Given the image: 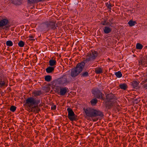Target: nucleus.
<instances>
[{"instance_id": "nucleus-25", "label": "nucleus", "mask_w": 147, "mask_h": 147, "mask_svg": "<svg viewBox=\"0 0 147 147\" xmlns=\"http://www.w3.org/2000/svg\"><path fill=\"white\" fill-rule=\"evenodd\" d=\"M136 24V22L135 21H133L132 20H130L128 22V24L129 26H132L135 25Z\"/></svg>"}, {"instance_id": "nucleus-24", "label": "nucleus", "mask_w": 147, "mask_h": 147, "mask_svg": "<svg viewBox=\"0 0 147 147\" xmlns=\"http://www.w3.org/2000/svg\"><path fill=\"white\" fill-rule=\"evenodd\" d=\"M81 77H86L89 76V75L88 72L83 71L80 74Z\"/></svg>"}, {"instance_id": "nucleus-37", "label": "nucleus", "mask_w": 147, "mask_h": 147, "mask_svg": "<svg viewBox=\"0 0 147 147\" xmlns=\"http://www.w3.org/2000/svg\"><path fill=\"white\" fill-rule=\"evenodd\" d=\"M144 88L147 89V83L144 85Z\"/></svg>"}, {"instance_id": "nucleus-10", "label": "nucleus", "mask_w": 147, "mask_h": 147, "mask_svg": "<svg viewBox=\"0 0 147 147\" xmlns=\"http://www.w3.org/2000/svg\"><path fill=\"white\" fill-rule=\"evenodd\" d=\"M67 90H68V89L66 87L61 88L59 92V94L62 96L65 95L66 93L67 92Z\"/></svg>"}, {"instance_id": "nucleus-3", "label": "nucleus", "mask_w": 147, "mask_h": 147, "mask_svg": "<svg viewBox=\"0 0 147 147\" xmlns=\"http://www.w3.org/2000/svg\"><path fill=\"white\" fill-rule=\"evenodd\" d=\"M40 102V99L39 98L36 99L32 97H30L27 98L26 100L25 104L27 105L30 108H33V106L34 105L38 106Z\"/></svg>"}, {"instance_id": "nucleus-30", "label": "nucleus", "mask_w": 147, "mask_h": 147, "mask_svg": "<svg viewBox=\"0 0 147 147\" xmlns=\"http://www.w3.org/2000/svg\"><path fill=\"white\" fill-rule=\"evenodd\" d=\"M24 43L23 41L21 40L18 43V45L20 47H23L24 45Z\"/></svg>"}, {"instance_id": "nucleus-31", "label": "nucleus", "mask_w": 147, "mask_h": 147, "mask_svg": "<svg viewBox=\"0 0 147 147\" xmlns=\"http://www.w3.org/2000/svg\"><path fill=\"white\" fill-rule=\"evenodd\" d=\"M27 2L29 4H32L37 3L36 0H28Z\"/></svg>"}, {"instance_id": "nucleus-9", "label": "nucleus", "mask_w": 147, "mask_h": 147, "mask_svg": "<svg viewBox=\"0 0 147 147\" xmlns=\"http://www.w3.org/2000/svg\"><path fill=\"white\" fill-rule=\"evenodd\" d=\"M117 102H114L113 101H107L105 103V107L108 109H111L114 105H115L116 104Z\"/></svg>"}, {"instance_id": "nucleus-32", "label": "nucleus", "mask_w": 147, "mask_h": 147, "mask_svg": "<svg viewBox=\"0 0 147 147\" xmlns=\"http://www.w3.org/2000/svg\"><path fill=\"white\" fill-rule=\"evenodd\" d=\"M35 37V35L34 34L28 36V38H30L29 39L31 40H35L34 39Z\"/></svg>"}, {"instance_id": "nucleus-29", "label": "nucleus", "mask_w": 147, "mask_h": 147, "mask_svg": "<svg viewBox=\"0 0 147 147\" xmlns=\"http://www.w3.org/2000/svg\"><path fill=\"white\" fill-rule=\"evenodd\" d=\"M16 107L12 105L10 108V110L12 112H14L16 110Z\"/></svg>"}, {"instance_id": "nucleus-2", "label": "nucleus", "mask_w": 147, "mask_h": 147, "mask_svg": "<svg viewBox=\"0 0 147 147\" xmlns=\"http://www.w3.org/2000/svg\"><path fill=\"white\" fill-rule=\"evenodd\" d=\"M85 65V63L82 62L78 63L76 67L71 69V76L72 77L77 76L82 71Z\"/></svg>"}, {"instance_id": "nucleus-16", "label": "nucleus", "mask_w": 147, "mask_h": 147, "mask_svg": "<svg viewBox=\"0 0 147 147\" xmlns=\"http://www.w3.org/2000/svg\"><path fill=\"white\" fill-rule=\"evenodd\" d=\"M11 3L15 5H20L22 3L21 0H11Z\"/></svg>"}, {"instance_id": "nucleus-35", "label": "nucleus", "mask_w": 147, "mask_h": 147, "mask_svg": "<svg viewBox=\"0 0 147 147\" xmlns=\"http://www.w3.org/2000/svg\"><path fill=\"white\" fill-rule=\"evenodd\" d=\"M36 113H38V112L40 111V109L38 108V107H37L36 109Z\"/></svg>"}, {"instance_id": "nucleus-40", "label": "nucleus", "mask_w": 147, "mask_h": 147, "mask_svg": "<svg viewBox=\"0 0 147 147\" xmlns=\"http://www.w3.org/2000/svg\"><path fill=\"white\" fill-rule=\"evenodd\" d=\"M36 107V106H34V107Z\"/></svg>"}, {"instance_id": "nucleus-7", "label": "nucleus", "mask_w": 147, "mask_h": 147, "mask_svg": "<svg viewBox=\"0 0 147 147\" xmlns=\"http://www.w3.org/2000/svg\"><path fill=\"white\" fill-rule=\"evenodd\" d=\"M93 93L95 95L96 98H97L101 99L104 100L105 98L103 97L104 95L98 89L95 90Z\"/></svg>"}, {"instance_id": "nucleus-6", "label": "nucleus", "mask_w": 147, "mask_h": 147, "mask_svg": "<svg viewBox=\"0 0 147 147\" xmlns=\"http://www.w3.org/2000/svg\"><path fill=\"white\" fill-rule=\"evenodd\" d=\"M67 111L68 112L67 117L71 121H76L77 120V116L74 113L72 109L69 107L67 108Z\"/></svg>"}, {"instance_id": "nucleus-17", "label": "nucleus", "mask_w": 147, "mask_h": 147, "mask_svg": "<svg viewBox=\"0 0 147 147\" xmlns=\"http://www.w3.org/2000/svg\"><path fill=\"white\" fill-rule=\"evenodd\" d=\"M94 71L96 74H100L102 73V69L101 68L97 67L95 69Z\"/></svg>"}, {"instance_id": "nucleus-22", "label": "nucleus", "mask_w": 147, "mask_h": 147, "mask_svg": "<svg viewBox=\"0 0 147 147\" xmlns=\"http://www.w3.org/2000/svg\"><path fill=\"white\" fill-rule=\"evenodd\" d=\"M98 102L96 98H93L90 101V102L92 105L93 106L95 105Z\"/></svg>"}, {"instance_id": "nucleus-33", "label": "nucleus", "mask_w": 147, "mask_h": 147, "mask_svg": "<svg viewBox=\"0 0 147 147\" xmlns=\"http://www.w3.org/2000/svg\"><path fill=\"white\" fill-rule=\"evenodd\" d=\"M109 24V22H106V21L105 20L104 21H102L101 24L103 25H108V24Z\"/></svg>"}, {"instance_id": "nucleus-5", "label": "nucleus", "mask_w": 147, "mask_h": 147, "mask_svg": "<svg viewBox=\"0 0 147 147\" xmlns=\"http://www.w3.org/2000/svg\"><path fill=\"white\" fill-rule=\"evenodd\" d=\"M57 24L56 22L53 21H47L45 22L43 24V26L45 29L48 30L52 29L55 30L56 28Z\"/></svg>"}, {"instance_id": "nucleus-28", "label": "nucleus", "mask_w": 147, "mask_h": 147, "mask_svg": "<svg viewBox=\"0 0 147 147\" xmlns=\"http://www.w3.org/2000/svg\"><path fill=\"white\" fill-rule=\"evenodd\" d=\"M6 45L8 46H12L13 45V43L11 40H8L6 42Z\"/></svg>"}, {"instance_id": "nucleus-11", "label": "nucleus", "mask_w": 147, "mask_h": 147, "mask_svg": "<svg viewBox=\"0 0 147 147\" xmlns=\"http://www.w3.org/2000/svg\"><path fill=\"white\" fill-rule=\"evenodd\" d=\"M61 81L63 84H66L69 83V81L67 80V77L66 75L63 76L61 78Z\"/></svg>"}, {"instance_id": "nucleus-18", "label": "nucleus", "mask_w": 147, "mask_h": 147, "mask_svg": "<svg viewBox=\"0 0 147 147\" xmlns=\"http://www.w3.org/2000/svg\"><path fill=\"white\" fill-rule=\"evenodd\" d=\"M119 88L121 89L125 90L127 88V85L125 83L121 84L119 85Z\"/></svg>"}, {"instance_id": "nucleus-39", "label": "nucleus", "mask_w": 147, "mask_h": 147, "mask_svg": "<svg viewBox=\"0 0 147 147\" xmlns=\"http://www.w3.org/2000/svg\"><path fill=\"white\" fill-rule=\"evenodd\" d=\"M96 120H93V121H95Z\"/></svg>"}, {"instance_id": "nucleus-8", "label": "nucleus", "mask_w": 147, "mask_h": 147, "mask_svg": "<svg viewBox=\"0 0 147 147\" xmlns=\"http://www.w3.org/2000/svg\"><path fill=\"white\" fill-rule=\"evenodd\" d=\"M106 100L107 101H113L117 102V99L114 95L112 93L107 94L106 95Z\"/></svg>"}, {"instance_id": "nucleus-12", "label": "nucleus", "mask_w": 147, "mask_h": 147, "mask_svg": "<svg viewBox=\"0 0 147 147\" xmlns=\"http://www.w3.org/2000/svg\"><path fill=\"white\" fill-rule=\"evenodd\" d=\"M104 32L106 34H108L112 31V29L109 26H106L103 28Z\"/></svg>"}, {"instance_id": "nucleus-34", "label": "nucleus", "mask_w": 147, "mask_h": 147, "mask_svg": "<svg viewBox=\"0 0 147 147\" xmlns=\"http://www.w3.org/2000/svg\"><path fill=\"white\" fill-rule=\"evenodd\" d=\"M56 108V106L55 105H53L51 108V109L52 110H55Z\"/></svg>"}, {"instance_id": "nucleus-4", "label": "nucleus", "mask_w": 147, "mask_h": 147, "mask_svg": "<svg viewBox=\"0 0 147 147\" xmlns=\"http://www.w3.org/2000/svg\"><path fill=\"white\" fill-rule=\"evenodd\" d=\"M97 52L94 50L91 51L88 53L85 61L86 62L89 61H93L97 56Z\"/></svg>"}, {"instance_id": "nucleus-38", "label": "nucleus", "mask_w": 147, "mask_h": 147, "mask_svg": "<svg viewBox=\"0 0 147 147\" xmlns=\"http://www.w3.org/2000/svg\"><path fill=\"white\" fill-rule=\"evenodd\" d=\"M146 80H147V79H146V82L147 81H146Z\"/></svg>"}, {"instance_id": "nucleus-27", "label": "nucleus", "mask_w": 147, "mask_h": 147, "mask_svg": "<svg viewBox=\"0 0 147 147\" xmlns=\"http://www.w3.org/2000/svg\"><path fill=\"white\" fill-rule=\"evenodd\" d=\"M143 47V45L140 43H138L136 45V48L137 49H141Z\"/></svg>"}, {"instance_id": "nucleus-13", "label": "nucleus", "mask_w": 147, "mask_h": 147, "mask_svg": "<svg viewBox=\"0 0 147 147\" xmlns=\"http://www.w3.org/2000/svg\"><path fill=\"white\" fill-rule=\"evenodd\" d=\"M55 67L49 66L46 69V72L48 73H52L54 71Z\"/></svg>"}, {"instance_id": "nucleus-21", "label": "nucleus", "mask_w": 147, "mask_h": 147, "mask_svg": "<svg viewBox=\"0 0 147 147\" xmlns=\"http://www.w3.org/2000/svg\"><path fill=\"white\" fill-rule=\"evenodd\" d=\"M106 7H107L108 9L109 10V11L111 12V7H112L113 5L110 3L107 2L105 3Z\"/></svg>"}, {"instance_id": "nucleus-26", "label": "nucleus", "mask_w": 147, "mask_h": 147, "mask_svg": "<svg viewBox=\"0 0 147 147\" xmlns=\"http://www.w3.org/2000/svg\"><path fill=\"white\" fill-rule=\"evenodd\" d=\"M115 75L117 78H121L122 76V74L120 71L115 72Z\"/></svg>"}, {"instance_id": "nucleus-19", "label": "nucleus", "mask_w": 147, "mask_h": 147, "mask_svg": "<svg viewBox=\"0 0 147 147\" xmlns=\"http://www.w3.org/2000/svg\"><path fill=\"white\" fill-rule=\"evenodd\" d=\"M42 92L41 90L35 91L32 93V94H33L35 97L38 96H40Z\"/></svg>"}, {"instance_id": "nucleus-1", "label": "nucleus", "mask_w": 147, "mask_h": 147, "mask_svg": "<svg viewBox=\"0 0 147 147\" xmlns=\"http://www.w3.org/2000/svg\"><path fill=\"white\" fill-rule=\"evenodd\" d=\"M84 110L86 115L92 118L97 117H102L104 116L103 113L98 109L88 108Z\"/></svg>"}, {"instance_id": "nucleus-36", "label": "nucleus", "mask_w": 147, "mask_h": 147, "mask_svg": "<svg viewBox=\"0 0 147 147\" xmlns=\"http://www.w3.org/2000/svg\"><path fill=\"white\" fill-rule=\"evenodd\" d=\"M113 18H111L109 20V21L111 23L113 21Z\"/></svg>"}, {"instance_id": "nucleus-14", "label": "nucleus", "mask_w": 147, "mask_h": 147, "mask_svg": "<svg viewBox=\"0 0 147 147\" xmlns=\"http://www.w3.org/2000/svg\"><path fill=\"white\" fill-rule=\"evenodd\" d=\"M49 65L51 66H55L57 64V62L55 59H51L49 61Z\"/></svg>"}, {"instance_id": "nucleus-15", "label": "nucleus", "mask_w": 147, "mask_h": 147, "mask_svg": "<svg viewBox=\"0 0 147 147\" xmlns=\"http://www.w3.org/2000/svg\"><path fill=\"white\" fill-rule=\"evenodd\" d=\"M138 81H134L131 82V84L134 88H135L136 89H138V85L139 84V82H138Z\"/></svg>"}, {"instance_id": "nucleus-20", "label": "nucleus", "mask_w": 147, "mask_h": 147, "mask_svg": "<svg viewBox=\"0 0 147 147\" xmlns=\"http://www.w3.org/2000/svg\"><path fill=\"white\" fill-rule=\"evenodd\" d=\"M4 86H7V85L6 84L5 82L4 81L2 80V78L0 77V87H2Z\"/></svg>"}, {"instance_id": "nucleus-23", "label": "nucleus", "mask_w": 147, "mask_h": 147, "mask_svg": "<svg viewBox=\"0 0 147 147\" xmlns=\"http://www.w3.org/2000/svg\"><path fill=\"white\" fill-rule=\"evenodd\" d=\"M45 81L49 82H50L52 79V77L50 75H47L45 76Z\"/></svg>"}]
</instances>
